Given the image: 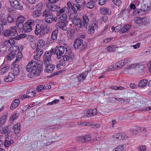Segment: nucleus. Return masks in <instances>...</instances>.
Returning <instances> with one entry per match:
<instances>
[{
  "mask_svg": "<svg viewBox=\"0 0 151 151\" xmlns=\"http://www.w3.org/2000/svg\"><path fill=\"white\" fill-rule=\"evenodd\" d=\"M68 23H65V22H59V27L63 30H66L67 29L66 26L67 24Z\"/></svg>",
  "mask_w": 151,
  "mask_h": 151,
  "instance_id": "obj_33",
  "label": "nucleus"
},
{
  "mask_svg": "<svg viewBox=\"0 0 151 151\" xmlns=\"http://www.w3.org/2000/svg\"><path fill=\"white\" fill-rule=\"evenodd\" d=\"M148 81V80L147 79H142L139 81L138 83V86L142 88H145L147 86Z\"/></svg>",
  "mask_w": 151,
  "mask_h": 151,
  "instance_id": "obj_18",
  "label": "nucleus"
},
{
  "mask_svg": "<svg viewBox=\"0 0 151 151\" xmlns=\"http://www.w3.org/2000/svg\"><path fill=\"white\" fill-rule=\"evenodd\" d=\"M145 68V65L140 63H137L136 70L139 74H142L143 69Z\"/></svg>",
  "mask_w": 151,
  "mask_h": 151,
  "instance_id": "obj_19",
  "label": "nucleus"
},
{
  "mask_svg": "<svg viewBox=\"0 0 151 151\" xmlns=\"http://www.w3.org/2000/svg\"><path fill=\"white\" fill-rule=\"evenodd\" d=\"M22 56L23 55L22 52H19L16 55V58L14 62L16 61L17 62H18L19 63V61L22 58Z\"/></svg>",
  "mask_w": 151,
  "mask_h": 151,
  "instance_id": "obj_41",
  "label": "nucleus"
},
{
  "mask_svg": "<svg viewBox=\"0 0 151 151\" xmlns=\"http://www.w3.org/2000/svg\"><path fill=\"white\" fill-rule=\"evenodd\" d=\"M36 51H37V52L36 54V55L39 56V57H40L41 56L43 53V51L42 49H38V50H36Z\"/></svg>",
  "mask_w": 151,
  "mask_h": 151,
  "instance_id": "obj_59",
  "label": "nucleus"
},
{
  "mask_svg": "<svg viewBox=\"0 0 151 151\" xmlns=\"http://www.w3.org/2000/svg\"><path fill=\"white\" fill-rule=\"evenodd\" d=\"M74 30L71 29L68 33V35L70 39H73L74 37Z\"/></svg>",
  "mask_w": 151,
  "mask_h": 151,
  "instance_id": "obj_48",
  "label": "nucleus"
},
{
  "mask_svg": "<svg viewBox=\"0 0 151 151\" xmlns=\"http://www.w3.org/2000/svg\"><path fill=\"white\" fill-rule=\"evenodd\" d=\"M14 39L11 38V39L7 41V43L9 44L10 45H14L15 43V42L14 40Z\"/></svg>",
  "mask_w": 151,
  "mask_h": 151,
  "instance_id": "obj_58",
  "label": "nucleus"
},
{
  "mask_svg": "<svg viewBox=\"0 0 151 151\" xmlns=\"http://www.w3.org/2000/svg\"><path fill=\"white\" fill-rule=\"evenodd\" d=\"M131 26L129 24H127L122 27H121L120 30V33L121 34L124 33L129 29Z\"/></svg>",
  "mask_w": 151,
  "mask_h": 151,
  "instance_id": "obj_28",
  "label": "nucleus"
},
{
  "mask_svg": "<svg viewBox=\"0 0 151 151\" xmlns=\"http://www.w3.org/2000/svg\"><path fill=\"white\" fill-rule=\"evenodd\" d=\"M52 15V12L49 8L45 9L42 13V16L45 17Z\"/></svg>",
  "mask_w": 151,
  "mask_h": 151,
  "instance_id": "obj_27",
  "label": "nucleus"
},
{
  "mask_svg": "<svg viewBox=\"0 0 151 151\" xmlns=\"http://www.w3.org/2000/svg\"><path fill=\"white\" fill-rule=\"evenodd\" d=\"M46 7L49 8L51 11L54 12H58L60 9V7L57 5L52 4L50 3H47Z\"/></svg>",
  "mask_w": 151,
  "mask_h": 151,
  "instance_id": "obj_12",
  "label": "nucleus"
},
{
  "mask_svg": "<svg viewBox=\"0 0 151 151\" xmlns=\"http://www.w3.org/2000/svg\"><path fill=\"white\" fill-rule=\"evenodd\" d=\"M19 114L18 113L14 112L11 116L10 119L12 121L15 120L17 118Z\"/></svg>",
  "mask_w": 151,
  "mask_h": 151,
  "instance_id": "obj_46",
  "label": "nucleus"
},
{
  "mask_svg": "<svg viewBox=\"0 0 151 151\" xmlns=\"http://www.w3.org/2000/svg\"><path fill=\"white\" fill-rule=\"evenodd\" d=\"M25 20V18L24 16L20 15L17 17L16 22H18V23H23Z\"/></svg>",
  "mask_w": 151,
  "mask_h": 151,
  "instance_id": "obj_34",
  "label": "nucleus"
},
{
  "mask_svg": "<svg viewBox=\"0 0 151 151\" xmlns=\"http://www.w3.org/2000/svg\"><path fill=\"white\" fill-rule=\"evenodd\" d=\"M45 41L42 40H39L38 41L37 45V48L36 50H38V49H41L45 45Z\"/></svg>",
  "mask_w": 151,
  "mask_h": 151,
  "instance_id": "obj_24",
  "label": "nucleus"
},
{
  "mask_svg": "<svg viewBox=\"0 0 151 151\" xmlns=\"http://www.w3.org/2000/svg\"><path fill=\"white\" fill-rule=\"evenodd\" d=\"M11 6L14 9L22 10L23 9L21 3L17 0H9Z\"/></svg>",
  "mask_w": 151,
  "mask_h": 151,
  "instance_id": "obj_7",
  "label": "nucleus"
},
{
  "mask_svg": "<svg viewBox=\"0 0 151 151\" xmlns=\"http://www.w3.org/2000/svg\"><path fill=\"white\" fill-rule=\"evenodd\" d=\"M113 3L117 6H120L122 3L121 0H112Z\"/></svg>",
  "mask_w": 151,
  "mask_h": 151,
  "instance_id": "obj_56",
  "label": "nucleus"
},
{
  "mask_svg": "<svg viewBox=\"0 0 151 151\" xmlns=\"http://www.w3.org/2000/svg\"><path fill=\"white\" fill-rule=\"evenodd\" d=\"M67 55H65L63 57L62 59L60 60V64L61 65V66L64 67L66 65V62H70L72 61L73 59L74 58L73 54L72 52H69Z\"/></svg>",
  "mask_w": 151,
  "mask_h": 151,
  "instance_id": "obj_5",
  "label": "nucleus"
},
{
  "mask_svg": "<svg viewBox=\"0 0 151 151\" xmlns=\"http://www.w3.org/2000/svg\"><path fill=\"white\" fill-rule=\"evenodd\" d=\"M0 132L2 134H5L8 132L10 133L8 130V127H4L3 128H2L1 129H0Z\"/></svg>",
  "mask_w": 151,
  "mask_h": 151,
  "instance_id": "obj_45",
  "label": "nucleus"
},
{
  "mask_svg": "<svg viewBox=\"0 0 151 151\" xmlns=\"http://www.w3.org/2000/svg\"><path fill=\"white\" fill-rule=\"evenodd\" d=\"M19 50V47L17 46V45H14L11 47L8 50L9 51H10L11 52H15Z\"/></svg>",
  "mask_w": 151,
  "mask_h": 151,
  "instance_id": "obj_36",
  "label": "nucleus"
},
{
  "mask_svg": "<svg viewBox=\"0 0 151 151\" xmlns=\"http://www.w3.org/2000/svg\"><path fill=\"white\" fill-rule=\"evenodd\" d=\"M95 3L90 1L87 3L86 4L87 7L90 9H92L94 7Z\"/></svg>",
  "mask_w": 151,
  "mask_h": 151,
  "instance_id": "obj_51",
  "label": "nucleus"
},
{
  "mask_svg": "<svg viewBox=\"0 0 151 151\" xmlns=\"http://www.w3.org/2000/svg\"><path fill=\"white\" fill-rule=\"evenodd\" d=\"M86 142L89 141L91 139V136L88 135H84Z\"/></svg>",
  "mask_w": 151,
  "mask_h": 151,
  "instance_id": "obj_61",
  "label": "nucleus"
},
{
  "mask_svg": "<svg viewBox=\"0 0 151 151\" xmlns=\"http://www.w3.org/2000/svg\"><path fill=\"white\" fill-rule=\"evenodd\" d=\"M50 32V29L45 26L41 27L40 25L37 24L35 27V34L37 35H39L40 37H43L46 33H48Z\"/></svg>",
  "mask_w": 151,
  "mask_h": 151,
  "instance_id": "obj_3",
  "label": "nucleus"
},
{
  "mask_svg": "<svg viewBox=\"0 0 151 151\" xmlns=\"http://www.w3.org/2000/svg\"><path fill=\"white\" fill-rule=\"evenodd\" d=\"M81 22V21L80 18H77L73 20V24L75 25L76 27L77 25L80 24Z\"/></svg>",
  "mask_w": 151,
  "mask_h": 151,
  "instance_id": "obj_44",
  "label": "nucleus"
},
{
  "mask_svg": "<svg viewBox=\"0 0 151 151\" xmlns=\"http://www.w3.org/2000/svg\"><path fill=\"white\" fill-rule=\"evenodd\" d=\"M58 137L55 132H49L42 137L41 143L44 146L48 145L54 143Z\"/></svg>",
  "mask_w": 151,
  "mask_h": 151,
  "instance_id": "obj_2",
  "label": "nucleus"
},
{
  "mask_svg": "<svg viewBox=\"0 0 151 151\" xmlns=\"http://www.w3.org/2000/svg\"><path fill=\"white\" fill-rule=\"evenodd\" d=\"M112 137L113 139H122V137L119 133H116L113 135Z\"/></svg>",
  "mask_w": 151,
  "mask_h": 151,
  "instance_id": "obj_50",
  "label": "nucleus"
},
{
  "mask_svg": "<svg viewBox=\"0 0 151 151\" xmlns=\"http://www.w3.org/2000/svg\"><path fill=\"white\" fill-rule=\"evenodd\" d=\"M36 94L35 91L32 89H29L26 93V95L28 98L33 97L36 95Z\"/></svg>",
  "mask_w": 151,
  "mask_h": 151,
  "instance_id": "obj_21",
  "label": "nucleus"
},
{
  "mask_svg": "<svg viewBox=\"0 0 151 151\" xmlns=\"http://www.w3.org/2000/svg\"><path fill=\"white\" fill-rule=\"evenodd\" d=\"M87 27V26L84 25V24L82 23V22H81L80 24L76 26V27H75V29L77 32H82L83 31L84 27Z\"/></svg>",
  "mask_w": 151,
  "mask_h": 151,
  "instance_id": "obj_20",
  "label": "nucleus"
},
{
  "mask_svg": "<svg viewBox=\"0 0 151 151\" xmlns=\"http://www.w3.org/2000/svg\"><path fill=\"white\" fill-rule=\"evenodd\" d=\"M32 28L29 25H27L25 23L24 24L23 31L25 32H31L32 30Z\"/></svg>",
  "mask_w": 151,
  "mask_h": 151,
  "instance_id": "obj_31",
  "label": "nucleus"
},
{
  "mask_svg": "<svg viewBox=\"0 0 151 151\" xmlns=\"http://www.w3.org/2000/svg\"><path fill=\"white\" fill-rule=\"evenodd\" d=\"M9 68L8 66L5 65L4 67L2 68L0 70V74L2 75L4 73L8 71Z\"/></svg>",
  "mask_w": 151,
  "mask_h": 151,
  "instance_id": "obj_37",
  "label": "nucleus"
},
{
  "mask_svg": "<svg viewBox=\"0 0 151 151\" xmlns=\"http://www.w3.org/2000/svg\"><path fill=\"white\" fill-rule=\"evenodd\" d=\"M1 25H6L7 24V23L6 19L4 18H2L1 19Z\"/></svg>",
  "mask_w": 151,
  "mask_h": 151,
  "instance_id": "obj_60",
  "label": "nucleus"
},
{
  "mask_svg": "<svg viewBox=\"0 0 151 151\" xmlns=\"http://www.w3.org/2000/svg\"><path fill=\"white\" fill-rule=\"evenodd\" d=\"M26 23L27 24V25H29V26H30L32 28L35 26V22L34 20L30 19L28 20L26 22Z\"/></svg>",
  "mask_w": 151,
  "mask_h": 151,
  "instance_id": "obj_32",
  "label": "nucleus"
},
{
  "mask_svg": "<svg viewBox=\"0 0 151 151\" xmlns=\"http://www.w3.org/2000/svg\"><path fill=\"white\" fill-rule=\"evenodd\" d=\"M19 103L20 101L19 99H15L12 102L10 107V109H13L16 108L18 106Z\"/></svg>",
  "mask_w": 151,
  "mask_h": 151,
  "instance_id": "obj_22",
  "label": "nucleus"
},
{
  "mask_svg": "<svg viewBox=\"0 0 151 151\" xmlns=\"http://www.w3.org/2000/svg\"><path fill=\"white\" fill-rule=\"evenodd\" d=\"M51 57L50 55H49L48 52H45L43 56V62L45 65L50 63Z\"/></svg>",
  "mask_w": 151,
  "mask_h": 151,
  "instance_id": "obj_16",
  "label": "nucleus"
},
{
  "mask_svg": "<svg viewBox=\"0 0 151 151\" xmlns=\"http://www.w3.org/2000/svg\"><path fill=\"white\" fill-rule=\"evenodd\" d=\"M58 33V29H55L52 32L51 35V39L48 41V42L49 43H52L55 40H57Z\"/></svg>",
  "mask_w": 151,
  "mask_h": 151,
  "instance_id": "obj_14",
  "label": "nucleus"
},
{
  "mask_svg": "<svg viewBox=\"0 0 151 151\" xmlns=\"http://www.w3.org/2000/svg\"><path fill=\"white\" fill-rule=\"evenodd\" d=\"M88 72L87 71H85L80 76H79L78 77V79L80 81H83L84 80V79L86 77L87 75Z\"/></svg>",
  "mask_w": 151,
  "mask_h": 151,
  "instance_id": "obj_30",
  "label": "nucleus"
},
{
  "mask_svg": "<svg viewBox=\"0 0 151 151\" xmlns=\"http://www.w3.org/2000/svg\"><path fill=\"white\" fill-rule=\"evenodd\" d=\"M6 119V116H3L0 119V127L4 124Z\"/></svg>",
  "mask_w": 151,
  "mask_h": 151,
  "instance_id": "obj_52",
  "label": "nucleus"
},
{
  "mask_svg": "<svg viewBox=\"0 0 151 151\" xmlns=\"http://www.w3.org/2000/svg\"><path fill=\"white\" fill-rule=\"evenodd\" d=\"M67 15L65 14H62L60 17L59 19L60 22H65L68 23V21H67Z\"/></svg>",
  "mask_w": 151,
  "mask_h": 151,
  "instance_id": "obj_25",
  "label": "nucleus"
},
{
  "mask_svg": "<svg viewBox=\"0 0 151 151\" xmlns=\"http://www.w3.org/2000/svg\"><path fill=\"white\" fill-rule=\"evenodd\" d=\"M14 143L13 140H11L10 141L5 140L4 141V145L6 147H8L9 145L12 144Z\"/></svg>",
  "mask_w": 151,
  "mask_h": 151,
  "instance_id": "obj_39",
  "label": "nucleus"
},
{
  "mask_svg": "<svg viewBox=\"0 0 151 151\" xmlns=\"http://www.w3.org/2000/svg\"><path fill=\"white\" fill-rule=\"evenodd\" d=\"M41 3H39L36 5V8L38 9L33 12V15L34 17L37 18L41 15Z\"/></svg>",
  "mask_w": 151,
  "mask_h": 151,
  "instance_id": "obj_10",
  "label": "nucleus"
},
{
  "mask_svg": "<svg viewBox=\"0 0 151 151\" xmlns=\"http://www.w3.org/2000/svg\"><path fill=\"white\" fill-rule=\"evenodd\" d=\"M101 13L103 14H107L110 15V11L109 9H108L106 7H103L101 8L100 9Z\"/></svg>",
  "mask_w": 151,
  "mask_h": 151,
  "instance_id": "obj_29",
  "label": "nucleus"
},
{
  "mask_svg": "<svg viewBox=\"0 0 151 151\" xmlns=\"http://www.w3.org/2000/svg\"><path fill=\"white\" fill-rule=\"evenodd\" d=\"M137 129L140 131L142 133H144L146 132V129L144 127H137Z\"/></svg>",
  "mask_w": 151,
  "mask_h": 151,
  "instance_id": "obj_63",
  "label": "nucleus"
},
{
  "mask_svg": "<svg viewBox=\"0 0 151 151\" xmlns=\"http://www.w3.org/2000/svg\"><path fill=\"white\" fill-rule=\"evenodd\" d=\"M124 65V64L122 60L117 62L116 66L118 69L121 68Z\"/></svg>",
  "mask_w": 151,
  "mask_h": 151,
  "instance_id": "obj_42",
  "label": "nucleus"
},
{
  "mask_svg": "<svg viewBox=\"0 0 151 151\" xmlns=\"http://www.w3.org/2000/svg\"><path fill=\"white\" fill-rule=\"evenodd\" d=\"M18 33L17 31H12L9 29H6L4 31L3 35L5 36L10 37L11 38L16 39Z\"/></svg>",
  "mask_w": 151,
  "mask_h": 151,
  "instance_id": "obj_8",
  "label": "nucleus"
},
{
  "mask_svg": "<svg viewBox=\"0 0 151 151\" xmlns=\"http://www.w3.org/2000/svg\"><path fill=\"white\" fill-rule=\"evenodd\" d=\"M12 129H14V133L16 134H18L21 129V126L20 123H17L14 125L12 127Z\"/></svg>",
  "mask_w": 151,
  "mask_h": 151,
  "instance_id": "obj_23",
  "label": "nucleus"
},
{
  "mask_svg": "<svg viewBox=\"0 0 151 151\" xmlns=\"http://www.w3.org/2000/svg\"><path fill=\"white\" fill-rule=\"evenodd\" d=\"M48 52L49 55H50L51 56L52 55H54L56 53V51L55 50V49H51L49 52Z\"/></svg>",
  "mask_w": 151,
  "mask_h": 151,
  "instance_id": "obj_62",
  "label": "nucleus"
},
{
  "mask_svg": "<svg viewBox=\"0 0 151 151\" xmlns=\"http://www.w3.org/2000/svg\"><path fill=\"white\" fill-rule=\"evenodd\" d=\"M45 19L46 22L51 23L53 21V15H52L50 16L45 17Z\"/></svg>",
  "mask_w": 151,
  "mask_h": 151,
  "instance_id": "obj_40",
  "label": "nucleus"
},
{
  "mask_svg": "<svg viewBox=\"0 0 151 151\" xmlns=\"http://www.w3.org/2000/svg\"><path fill=\"white\" fill-rule=\"evenodd\" d=\"M44 87L43 85H42L38 86L36 88V89L37 91L38 92H40L41 91H44Z\"/></svg>",
  "mask_w": 151,
  "mask_h": 151,
  "instance_id": "obj_55",
  "label": "nucleus"
},
{
  "mask_svg": "<svg viewBox=\"0 0 151 151\" xmlns=\"http://www.w3.org/2000/svg\"><path fill=\"white\" fill-rule=\"evenodd\" d=\"M80 7L81 5L77 3L76 4H74L72 9L74 12H75L79 10Z\"/></svg>",
  "mask_w": 151,
  "mask_h": 151,
  "instance_id": "obj_47",
  "label": "nucleus"
},
{
  "mask_svg": "<svg viewBox=\"0 0 151 151\" xmlns=\"http://www.w3.org/2000/svg\"><path fill=\"white\" fill-rule=\"evenodd\" d=\"M59 102V101L58 99H55L52 102H49L47 104V105H52L58 103Z\"/></svg>",
  "mask_w": 151,
  "mask_h": 151,
  "instance_id": "obj_57",
  "label": "nucleus"
},
{
  "mask_svg": "<svg viewBox=\"0 0 151 151\" xmlns=\"http://www.w3.org/2000/svg\"><path fill=\"white\" fill-rule=\"evenodd\" d=\"M20 63L18 62H14L12 65L13 72L16 75L19 74L20 72Z\"/></svg>",
  "mask_w": 151,
  "mask_h": 151,
  "instance_id": "obj_9",
  "label": "nucleus"
},
{
  "mask_svg": "<svg viewBox=\"0 0 151 151\" xmlns=\"http://www.w3.org/2000/svg\"><path fill=\"white\" fill-rule=\"evenodd\" d=\"M16 55V52H10L6 56V59L8 60L11 61L14 59Z\"/></svg>",
  "mask_w": 151,
  "mask_h": 151,
  "instance_id": "obj_26",
  "label": "nucleus"
},
{
  "mask_svg": "<svg viewBox=\"0 0 151 151\" xmlns=\"http://www.w3.org/2000/svg\"><path fill=\"white\" fill-rule=\"evenodd\" d=\"M110 100L112 101H115V100H117L116 98L114 97H112L110 98ZM117 101H119V103L121 104H123L125 103L128 104L130 102V99L129 98L125 99L120 98L117 99Z\"/></svg>",
  "mask_w": 151,
  "mask_h": 151,
  "instance_id": "obj_15",
  "label": "nucleus"
},
{
  "mask_svg": "<svg viewBox=\"0 0 151 151\" xmlns=\"http://www.w3.org/2000/svg\"><path fill=\"white\" fill-rule=\"evenodd\" d=\"M97 110L96 109H87L85 111L84 114L86 116L90 117L94 116L96 114Z\"/></svg>",
  "mask_w": 151,
  "mask_h": 151,
  "instance_id": "obj_11",
  "label": "nucleus"
},
{
  "mask_svg": "<svg viewBox=\"0 0 151 151\" xmlns=\"http://www.w3.org/2000/svg\"><path fill=\"white\" fill-rule=\"evenodd\" d=\"M89 29L88 30V33L90 34H92L94 33L95 31L94 27L93 25L89 26Z\"/></svg>",
  "mask_w": 151,
  "mask_h": 151,
  "instance_id": "obj_49",
  "label": "nucleus"
},
{
  "mask_svg": "<svg viewBox=\"0 0 151 151\" xmlns=\"http://www.w3.org/2000/svg\"><path fill=\"white\" fill-rule=\"evenodd\" d=\"M136 65L137 63L129 65L127 66V69H136Z\"/></svg>",
  "mask_w": 151,
  "mask_h": 151,
  "instance_id": "obj_54",
  "label": "nucleus"
},
{
  "mask_svg": "<svg viewBox=\"0 0 151 151\" xmlns=\"http://www.w3.org/2000/svg\"><path fill=\"white\" fill-rule=\"evenodd\" d=\"M26 36V35L25 34H20L18 35H17L16 37L15 40H18L22 38L25 37Z\"/></svg>",
  "mask_w": 151,
  "mask_h": 151,
  "instance_id": "obj_53",
  "label": "nucleus"
},
{
  "mask_svg": "<svg viewBox=\"0 0 151 151\" xmlns=\"http://www.w3.org/2000/svg\"><path fill=\"white\" fill-rule=\"evenodd\" d=\"M16 26L17 28L18 29L20 30H22L23 31L24 24L23 23H18V22H16Z\"/></svg>",
  "mask_w": 151,
  "mask_h": 151,
  "instance_id": "obj_43",
  "label": "nucleus"
},
{
  "mask_svg": "<svg viewBox=\"0 0 151 151\" xmlns=\"http://www.w3.org/2000/svg\"><path fill=\"white\" fill-rule=\"evenodd\" d=\"M56 54L57 58L59 59L65 55H67L69 52H72L70 50H68L66 47L64 46H57L55 47Z\"/></svg>",
  "mask_w": 151,
  "mask_h": 151,
  "instance_id": "obj_4",
  "label": "nucleus"
},
{
  "mask_svg": "<svg viewBox=\"0 0 151 151\" xmlns=\"http://www.w3.org/2000/svg\"><path fill=\"white\" fill-rule=\"evenodd\" d=\"M15 75L13 73H9L8 75L5 77L4 80L6 82H11L15 79Z\"/></svg>",
  "mask_w": 151,
  "mask_h": 151,
  "instance_id": "obj_17",
  "label": "nucleus"
},
{
  "mask_svg": "<svg viewBox=\"0 0 151 151\" xmlns=\"http://www.w3.org/2000/svg\"><path fill=\"white\" fill-rule=\"evenodd\" d=\"M83 21H81L82 23L84 24V25H86L87 26L88 25V23L89 21V19L88 16L86 15H84L83 16Z\"/></svg>",
  "mask_w": 151,
  "mask_h": 151,
  "instance_id": "obj_35",
  "label": "nucleus"
},
{
  "mask_svg": "<svg viewBox=\"0 0 151 151\" xmlns=\"http://www.w3.org/2000/svg\"><path fill=\"white\" fill-rule=\"evenodd\" d=\"M137 149L139 151H144L146 150V147L145 146H139Z\"/></svg>",
  "mask_w": 151,
  "mask_h": 151,
  "instance_id": "obj_64",
  "label": "nucleus"
},
{
  "mask_svg": "<svg viewBox=\"0 0 151 151\" xmlns=\"http://www.w3.org/2000/svg\"><path fill=\"white\" fill-rule=\"evenodd\" d=\"M42 63H35L33 60L29 62L26 67V70L29 72H33L35 76H40L42 67Z\"/></svg>",
  "mask_w": 151,
  "mask_h": 151,
  "instance_id": "obj_1",
  "label": "nucleus"
},
{
  "mask_svg": "<svg viewBox=\"0 0 151 151\" xmlns=\"http://www.w3.org/2000/svg\"><path fill=\"white\" fill-rule=\"evenodd\" d=\"M14 16L12 14H9L7 17V20L9 23H12L14 22Z\"/></svg>",
  "mask_w": 151,
  "mask_h": 151,
  "instance_id": "obj_38",
  "label": "nucleus"
},
{
  "mask_svg": "<svg viewBox=\"0 0 151 151\" xmlns=\"http://www.w3.org/2000/svg\"><path fill=\"white\" fill-rule=\"evenodd\" d=\"M74 46L76 49H79L80 50L82 51L86 48L87 45L83 44V40L80 38H78L75 40Z\"/></svg>",
  "mask_w": 151,
  "mask_h": 151,
  "instance_id": "obj_6",
  "label": "nucleus"
},
{
  "mask_svg": "<svg viewBox=\"0 0 151 151\" xmlns=\"http://www.w3.org/2000/svg\"><path fill=\"white\" fill-rule=\"evenodd\" d=\"M45 65V73H51L53 71L55 68V66L54 65L50 64V63Z\"/></svg>",
  "mask_w": 151,
  "mask_h": 151,
  "instance_id": "obj_13",
  "label": "nucleus"
}]
</instances>
